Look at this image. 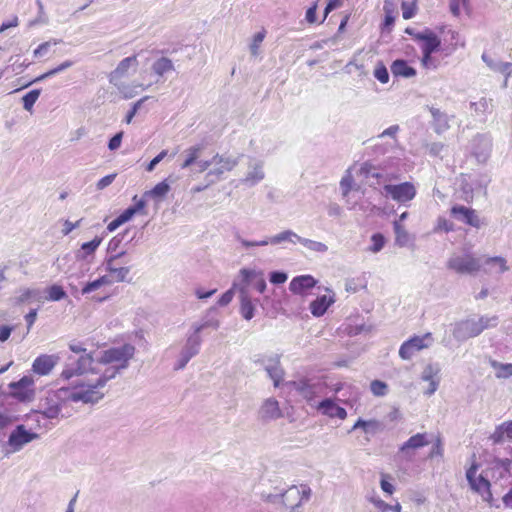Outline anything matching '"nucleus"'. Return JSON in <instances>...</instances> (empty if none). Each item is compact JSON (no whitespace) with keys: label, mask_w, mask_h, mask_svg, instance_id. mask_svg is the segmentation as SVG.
Here are the masks:
<instances>
[{"label":"nucleus","mask_w":512,"mask_h":512,"mask_svg":"<svg viewBox=\"0 0 512 512\" xmlns=\"http://www.w3.org/2000/svg\"><path fill=\"white\" fill-rule=\"evenodd\" d=\"M101 242V238L95 237L91 241L83 243L81 248L75 254L76 259L85 260L88 256L93 255Z\"/></svg>","instance_id":"37"},{"label":"nucleus","mask_w":512,"mask_h":512,"mask_svg":"<svg viewBox=\"0 0 512 512\" xmlns=\"http://www.w3.org/2000/svg\"><path fill=\"white\" fill-rule=\"evenodd\" d=\"M257 362H260L264 366V369L269 378L273 381L274 386L279 387L284 376V371L280 365L279 357L273 356L263 358L262 360H257Z\"/></svg>","instance_id":"19"},{"label":"nucleus","mask_w":512,"mask_h":512,"mask_svg":"<svg viewBox=\"0 0 512 512\" xmlns=\"http://www.w3.org/2000/svg\"><path fill=\"white\" fill-rule=\"evenodd\" d=\"M317 281L311 275H301L293 278L289 284V289L294 294H304L307 290L313 288Z\"/></svg>","instance_id":"28"},{"label":"nucleus","mask_w":512,"mask_h":512,"mask_svg":"<svg viewBox=\"0 0 512 512\" xmlns=\"http://www.w3.org/2000/svg\"><path fill=\"white\" fill-rule=\"evenodd\" d=\"M121 370L122 369H120L118 367L110 366L105 369V371L102 373V375L96 381H94V382L93 381H89V382L76 381V383L78 384V386H83L84 391L89 389V390L95 391L98 395H100V397L95 400V403H97L104 397V393H102L100 391V389L103 388L109 380L115 378V376Z\"/></svg>","instance_id":"16"},{"label":"nucleus","mask_w":512,"mask_h":512,"mask_svg":"<svg viewBox=\"0 0 512 512\" xmlns=\"http://www.w3.org/2000/svg\"><path fill=\"white\" fill-rule=\"evenodd\" d=\"M211 327L213 329H217L219 327V321L217 319H208L202 323L193 324V333L199 335L201 331L204 329Z\"/></svg>","instance_id":"55"},{"label":"nucleus","mask_w":512,"mask_h":512,"mask_svg":"<svg viewBox=\"0 0 512 512\" xmlns=\"http://www.w3.org/2000/svg\"><path fill=\"white\" fill-rule=\"evenodd\" d=\"M258 416L262 421L268 422L282 417V411L279 402L275 398H267L262 403L258 411Z\"/></svg>","instance_id":"23"},{"label":"nucleus","mask_w":512,"mask_h":512,"mask_svg":"<svg viewBox=\"0 0 512 512\" xmlns=\"http://www.w3.org/2000/svg\"><path fill=\"white\" fill-rule=\"evenodd\" d=\"M202 339L200 335L194 334L193 332L188 335L185 344L183 345L178 360L174 366L175 370H182L186 367L188 362L195 357L201 347Z\"/></svg>","instance_id":"11"},{"label":"nucleus","mask_w":512,"mask_h":512,"mask_svg":"<svg viewBox=\"0 0 512 512\" xmlns=\"http://www.w3.org/2000/svg\"><path fill=\"white\" fill-rule=\"evenodd\" d=\"M371 242H372V245L368 248V251H370L372 253H378L383 249V247L386 243V239L383 234L374 233L371 236Z\"/></svg>","instance_id":"53"},{"label":"nucleus","mask_w":512,"mask_h":512,"mask_svg":"<svg viewBox=\"0 0 512 512\" xmlns=\"http://www.w3.org/2000/svg\"><path fill=\"white\" fill-rule=\"evenodd\" d=\"M381 194L386 198H391L400 204L406 205L415 198L417 190L413 183L403 182L400 184H385Z\"/></svg>","instance_id":"8"},{"label":"nucleus","mask_w":512,"mask_h":512,"mask_svg":"<svg viewBox=\"0 0 512 512\" xmlns=\"http://www.w3.org/2000/svg\"><path fill=\"white\" fill-rule=\"evenodd\" d=\"M287 385L301 396L309 406L317 409L318 399L326 394L327 385L324 381L311 378H300L290 381Z\"/></svg>","instance_id":"3"},{"label":"nucleus","mask_w":512,"mask_h":512,"mask_svg":"<svg viewBox=\"0 0 512 512\" xmlns=\"http://www.w3.org/2000/svg\"><path fill=\"white\" fill-rule=\"evenodd\" d=\"M60 357L56 354L47 355L43 354L38 356L33 364L32 370L34 373L38 375H48L54 367L58 364Z\"/></svg>","instance_id":"21"},{"label":"nucleus","mask_w":512,"mask_h":512,"mask_svg":"<svg viewBox=\"0 0 512 512\" xmlns=\"http://www.w3.org/2000/svg\"><path fill=\"white\" fill-rule=\"evenodd\" d=\"M401 9L403 18L408 20L414 17L416 12V5L415 3L403 1L401 4Z\"/></svg>","instance_id":"60"},{"label":"nucleus","mask_w":512,"mask_h":512,"mask_svg":"<svg viewBox=\"0 0 512 512\" xmlns=\"http://www.w3.org/2000/svg\"><path fill=\"white\" fill-rule=\"evenodd\" d=\"M170 191V185L166 182V180L155 185L151 190L146 191L143 197H151L155 199L164 198L167 193Z\"/></svg>","instance_id":"42"},{"label":"nucleus","mask_w":512,"mask_h":512,"mask_svg":"<svg viewBox=\"0 0 512 512\" xmlns=\"http://www.w3.org/2000/svg\"><path fill=\"white\" fill-rule=\"evenodd\" d=\"M451 215L458 221L477 229L486 225V222L478 216L474 209L462 205L453 206L451 208Z\"/></svg>","instance_id":"17"},{"label":"nucleus","mask_w":512,"mask_h":512,"mask_svg":"<svg viewBox=\"0 0 512 512\" xmlns=\"http://www.w3.org/2000/svg\"><path fill=\"white\" fill-rule=\"evenodd\" d=\"M137 66L138 60L135 55L124 58L119 62L117 67L109 74V82L117 86L118 81L127 75L128 70L131 67H134L136 69Z\"/></svg>","instance_id":"24"},{"label":"nucleus","mask_w":512,"mask_h":512,"mask_svg":"<svg viewBox=\"0 0 512 512\" xmlns=\"http://www.w3.org/2000/svg\"><path fill=\"white\" fill-rule=\"evenodd\" d=\"M125 251H121L118 254L110 256L106 261V270L115 276V281L124 282L127 280V276L130 273V267H117L116 261L125 255Z\"/></svg>","instance_id":"27"},{"label":"nucleus","mask_w":512,"mask_h":512,"mask_svg":"<svg viewBox=\"0 0 512 512\" xmlns=\"http://www.w3.org/2000/svg\"><path fill=\"white\" fill-rule=\"evenodd\" d=\"M39 435L27 430L24 425H17L8 438V446L12 452L20 451L26 444L38 439Z\"/></svg>","instance_id":"14"},{"label":"nucleus","mask_w":512,"mask_h":512,"mask_svg":"<svg viewBox=\"0 0 512 512\" xmlns=\"http://www.w3.org/2000/svg\"><path fill=\"white\" fill-rule=\"evenodd\" d=\"M288 276L285 272L282 271H273L269 274V280L271 283L279 285L283 284L287 281Z\"/></svg>","instance_id":"62"},{"label":"nucleus","mask_w":512,"mask_h":512,"mask_svg":"<svg viewBox=\"0 0 512 512\" xmlns=\"http://www.w3.org/2000/svg\"><path fill=\"white\" fill-rule=\"evenodd\" d=\"M400 127L399 125H392L385 129L381 134L377 136V138H383V137H391L393 139V143H387L385 145H376L375 149L376 152L380 154H385L389 148H392L397 143V133L399 132Z\"/></svg>","instance_id":"33"},{"label":"nucleus","mask_w":512,"mask_h":512,"mask_svg":"<svg viewBox=\"0 0 512 512\" xmlns=\"http://www.w3.org/2000/svg\"><path fill=\"white\" fill-rule=\"evenodd\" d=\"M333 302L334 300L332 298H328L326 295L319 296L311 302L310 311L314 316L320 317L325 314Z\"/></svg>","instance_id":"34"},{"label":"nucleus","mask_w":512,"mask_h":512,"mask_svg":"<svg viewBox=\"0 0 512 512\" xmlns=\"http://www.w3.org/2000/svg\"><path fill=\"white\" fill-rule=\"evenodd\" d=\"M48 296L47 299L50 301H60L67 297V294L63 287L60 285L54 284L48 288Z\"/></svg>","instance_id":"52"},{"label":"nucleus","mask_w":512,"mask_h":512,"mask_svg":"<svg viewBox=\"0 0 512 512\" xmlns=\"http://www.w3.org/2000/svg\"><path fill=\"white\" fill-rule=\"evenodd\" d=\"M239 163V158L227 154L214 155V167L210 169L206 178H212L211 183L221 180L226 172L232 171Z\"/></svg>","instance_id":"10"},{"label":"nucleus","mask_w":512,"mask_h":512,"mask_svg":"<svg viewBox=\"0 0 512 512\" xmlns=\"http://www.w3.org/2000/svg\"><path fill=\"white\" fill-rule=\"evenodd\" d=\"M511 460L508 458H496L492 461L489 468L492 478L503 479L510 474Z\"/></svg>","instance_id":"31"},{"label":"nucleus","mask_w":512,"mask_h":512,"mask_svg":"<svg viewBox=\"0 0 512 512\" xmlns=\"http://www.w3.org/2000/svg\"><path fill=\"white\" fill-rule=\"evenodd\" d=\"M421 64L426 69H436L438 62L432 57V54H423Z\"/></svg>","instance_id":"64"},{"label":"nucleus","mask_w":512,"mask_h":512,"mask_svg":"<svg viewBox=\"0 0 512 512\" xmlns=\"http://www.w3.org/2000/svg\"><path fill=\"white\" fill-rule=\"evenodd\" d=\"M391 72L395 77L410 78L416 75V70L403 59H397L392 62Z\"/></svg>","instance_id":"32"},{"label":"nucleus","mask_w":512,"mask_h":512,"mask_svg":"<svg viewBox=\"0 0 512 512\" xmlns=\"http://www.w3.org/2000/svg\"><path fill=\"white\" fill-rule=\"evenodd\" d=\"M481 58L491 70L504 74L506 76V79L510 77L511 71L509 70V68L510 66H512L511 63L496 61L486 53H483Z\"/></svg>","instance_id":"35"},{"label":"nucleus","mask_w":512,"mask_h":512,"mask_svg":"<svg viewBox=\"0 0 512 512\" xmlns=\"http://www.w3.org/2000/svg\"><path fill=\"white\" fill-rule=\"evenodd\" d=\"M394 233H395V244L400 247H405L408 245L410 241V235L399 221H394L393 223Z\"/></svg>","instance_id":"41"},{"label":"nucleus","mask_w":512,"mask_h":512,"mask_svg":"<svg viewBox=\"0 0 512 512\" xmlns=\"http://www.w3.org/2000/svg\"><path fill=\"white\" fill-rule=\"evenodd\" d=\"M265 35H266L265 30H262L254 35L253 41L250 45V51L253 56L258 55L259 46L263 42Z\"/></svg>","instance_id":"58"},{"label":"nucleus","mask_w":512,"mask_h":512,"mask_svg":"<svg viewBox=\"0 0 512 512\" xmlns=\"http://www.w3.org/2000/svg\"><path fill=\"white\" fill-rule=\"evenodd\" d=\"M265 178L264 161L250 157L247 172L240 182L247 187H254Z\"/></svg>","instance_id":"15"},{"label":"nucleus","mask_w":512,"mask_h":512,"mask_svg":"<svg viewBox=\"0 0 512 512\" xmlns=\"http://www.w3.org/2000/svg\"><path fill=\"white\" fill-rule=\"evenodd\" d=\"M302 237L292 230H284L270 237L271 245H278L282 242H290L292 244L301 243Z\"/></svg>","instance_id":"36"},{"label":"nucleus","mask_w":512,"mask_h":512,"mask_svg":"<svg viewBox=\"0 0 512 512\" xmlns=\"http://www.w3.org/2000/svg\"><path fill=\"white\" fill-rule=\"evenodd\" d=\"M490 365L496 371L495 375L497 378L507 379L512 376L511 363H501L496 360H491Z\"/></svg>","instance_id":"43"},{"label":"nucleus","mask_w":512,"mask_h":512,"mask_svg":"<svg viewBox=\"0 0 512 512\" xmlns=\"http://www.w3.org/2000/svg\"><path fill=\"white\" fill-rule=\"evenodd\" d=\"M93 362L92 354H83L78 358L69 356L61 373V377L65 380H69L74 376L83 375L87 372L97 373L98 370L92 367Z\"/></svg>","instance_id":"5"},{"label":"nucleus","mask_w":512,"mask_h":512,"mask_svg":"<svg viewBox=\"0 0 512 512\" xmlns=\"http://www.w3.org/2000/svg\"><path fill=\"white\" fill-rule=\"evenodd\" d=\"M468 6V0H449L450 12L458 17L461 14L462 9H466Z\"/></svg>","instance_id":"56"},{"label":"nucleus","mask_w":512,"mask_h":512,"mask_svg":"<svg viewBox=\"0 0 512 512\" xmlns=\"http://www.w3.org/2000/svg\"><path fill=\"white\" fill-rule=\"evenodd\" d=\"M244 288L248 293L250 288H254L259 293H264L267 284L262 271L242 268L238 277L234 280V288L240 290Z\"/></svg>","instance_id":"7"},{"label":"nucleus","mask_w":512,"mask_h":512,"mask_svg":"<svg viewBox=\"0 0 512 512\" xmlns=\"http://www.w3.org/2000/svg\"><path fill=\"white\" fill-rule=\"evenodd\" d=\"M237 290V288H234V283L232 284V287L227 290L225 293L222 294V296L218 300L219 306H226L228 305L234 296V291Z\"/></svg>","instance_id":"63"},{"label":"nucleus","mask_w":512,"mask_h":512,"mask_svg":"<svg viewBox=\"0 0 512 512\" xmlns=\"http://www.w3.org/2000/svg\"><path fill=\"white\" fill-rule=\"evenodd\" d=\"M74 65V62L71 61V60H66L64 62H62L60 65H58L57 67L47 71L46 73L40 75L39 77H37L33 82H40V81H43L49 77H52L60 72H63L64 70L70 68L71 66Z\"/></svg>","instance_id":"44"},{"label":"nucleus","mask_w":512,"mask_h":512,"mask_svg":"<svg viewBox=\"0 0 512 512\" xmlns=\"http://www.w3.org/2000/svg\"><path fill=\"white\" fill-rule=\"evenodd\" d=\"M414 37L416 40L422 42V54H433L441 45L440 38L429 29L416 33Z\"/></svg>","instance_id":"20"},{"label":"nucleus","mask_w":512,"mask_h":512,"mask_svg":"<svg viewBox=\"0 0 512 512\" xmlns=\"http://www.w3.org/2000/svg\"><path fill=\"white\" fill-rule=\"evenodd\" d=\"M317 410L330 418H339L344 420L347 417V411L338 406L333 399L325 398L317 404Z\"/></svg>","instance_id":"25"},{"label":"nucleus","mask_w":512,"mask_h":512,"mask_svg":"<svg viewBox=\"0 0 512 512\" xmlns=\"http://www.w3.org/2000/svg\"><path fill=\"white\" fill-rule=\"evenodd\" d=\"M440 373V368L438 364H428L422 371L421 379L423 381H431L435 379H439L438 375Z\"/></svg>","instance_id":"50"},{"label":"nucleus","mask_w":512,"mask_h":512,"mask_svg":"<svg viewBox=\"0 0 512 512\" xmlns=\"http://www.w3.org/2000/svg\"><path fill=\"white\" fill-rule=\"evenodd\" d=\"M448 269L458 274H476L481 269V260L470 253L453 254L447 261Z\"/></svg>","instance_id":"6"},{"label":"nucleus","mask_w":512,"mask_h":512,"mask_svg":"<svg viewBox=\"0 0 512 512\" xmlns=\"http://www.w3.org/2000/svg\"><path fill=\"white\" fill-rule=\"evenodd\" d=\"M483 264L489 267L485 272L491 273L493 272V268H495L497 273H504L509 270L506 259L501 256L488 257L484 260Z\"/></svg>","instance_id":"39"},{"label":"nucleus","mask_w":512,"mask_h":512,"mask_svg":"<svg viewBox=\"0 0 512 512\" xmlns=\"http://www.w3.org/2000/svg\"><path fill=\"white\" fill-rule=\"evenodd\" d=\"M359 174L361 176H363L364 178H366V179H368V178H376V179L382 178V174L377 172V169L369 161H366V162L361 164L360 169H359Z\"/></svg>","instance_id":"46"},{"label":"nucleus","mask_w":512,"mask_h":512,"mask_svg":"<svg viewBox=\"0 0 512 512\" xmlns=\"http://www.w3.org/2000/svg\"><path fill=\"white\" fill-rule=\"evenodd\" d=\"M384 424L376 419L366 420L364 433L368 435H376L384 431Z\"/></svg>","instance_id":"48"},{"label":"nucleus","mask_w":512,"mask_h":512,"mask_svg":"<svg viewBox=\"0 0 512 512\" xmlns=\"http://www.w3.org/2000/svg\"><path fill=\"white\" fill-rule=\"evenodd\" d=\"M152 70L158 76H163L165 73L174 70V64L171 59L161 57L153 63Z\"/></svg>","instance_id":"40"},{"label":"nucleus","mask_w":512,"mask_h":512,"mask_svg":"<svg viewBox=\"0 0 512 512\" xmlns=\"http://www.w3.org/2000/svg\"><path fill=\"white\" fill-rule=\"evenodd\" d=\"M134 354L135 347L131 344H124L103 351L98 359V363L104 365L115 363V367L124 370L128 367L129 361L133 358Z\"/></svg>","instance_id":"4"},{"label":"nucleus","mask_w":512,"mask_h":512,"mask_svg":"<svg viewBox=\"0 0 512 512\" xmlns=\"http://www.w3.org/2000/svg\"><path fill=\"white\" fill-rule=\"evenodd\" d=\"M93 390H83V386H78L75 382L72 386L61 387L56 391L48 393V395L40 401L39 411L47 419L57 418L62 408L68 402H82L84 404H95V400L99 398Z\"/></svg>","instance_id":"1"},{"label":"nucleus","mask_w":512,"mask_h":512,"mask_svg":"<svg viewBox=\"0 0 512 512\" xmlns=\"http://www.w3.org/2000/svg\"><path fill=\"white\" fill-rule=\"evenodd\" d=\"M429 443L430 440L428 439L427 433H417L401 445L400 452L408 456L410 450L422 448L427 446Z\"/></svg>","instance_id":"29"},{"label":"nucleus","mask_w":512,"mask_h":512,"mask_svg":"<svg viewBox=\"0 0 512 512\" xmlns=\"http://www.w3.org/2000/svg\"><path fill=\"white\" fill-rule=\"evenodd\" d=\"M41 93L40 89H34L29 91L27 94H25L22 98L23 101V107L27 111H31L35 102L39 98Z\"/></svg>","instance_id":"51"},{"label":"nucleus","mask_w":512,"mask_h":512,"mask_svg":"<svg viewBox=\"0 0 512 512\" xmlns=\"http://www.w3.org/2000/svg\"><path fill=\"white\" fill-rule=\"evenodd\" d=\"M429 111L432 116L431 126L436 134L441 135L449 130L451 117L447 113L435 107H429Z\"/></svg>","instance_id":"26"},{"label":"nucleus","mask_w":512,"mask_h":512,"mask_svg":"<svg viewBox=\"0 0 512 512\" xmlns=\"http://www.w3.org/2000/svg\"><path fill=\"white\" fill-rule=\"evenodd\" d=\"M374 77L381 83L385 84L389 81V73L387 68L379 62L374 70Z\"/></svg>","instance_id":"57"},{"label":"nucleus","mask_w":512,"mask_h":512,"mask_svg":"<svg viewBox=\"0 0 512 512\" xmlns=\"http://www.w3.org/2000/svg\"><path fill=\"white\" fill-rule=\"evenodd\" d=\"M236 239L245 248L256 247V246H266V245L270 244V237L265 238V239L260 240V241H249V240H246V239H244V238H242L240 236H237Z\"/></svg>","instance_id":"61"},{"label":"nucleus","mask_w":512,"mask_h":512,"mask_svg":"<svg viewBox=\"0 0 512 512\" xmlns=\"http://www.w3.org/2000/svg\"><path fill=\"white\" fill-rule=\"evenodd\" d=\"M311 494V490L307 486L301 488L297 486H291L284 493L281 494V503L292 511L302 504L303 500H308Z\"/></svg>","instance_id":"13"},{"label":"nucleus","mask_w":512,"mask_h":512,"mask_svg":"<svg viewBox=\"0 0 512 512\" xmlns=\"http://www.w3.org/2000/svg\"><path fill=\"white\" fill-rule=\"evenodd\" d=\"M370 389L375 396H385L388 392V386L385 382L380 380H373L370 384Z\"/></svg>","instance_id":"54"},{"label":"nucleus","mask_w":512,"mask_h":512,"mask_svg":"<svg viewBox=\"0 0 512 512\" xmlns=\"http://www.w3.org/2000/svg\"><path fill=\"white\" fill-rule=\"evenodd\" d=\"M478 470V465L473 463L471 467L466 471V478L469 483L471 490L478 493L483 501L492 504L493 496L490 490V482L487 477L480 474L476 477V472Z\"/></svg>","instance_id":"9"},{"label":"nucleus","mask_w":512,"mask_h":512,"mask_svg":"<svg viewBox=\"0 0 512 512\" xmlns=\"http://www.w3.org/2000/svg\"><path fill=\"white\" fill-rule=\"evenodd\" d=\"M33 380L24 376L17 382L10 383L11 394L20 401H26L31 397Z\"/></svg>","instance_id":"22"},{"label":"nucleus","mask_w":512,"mask_h":512,"mask_svg":"<svg viewBox=\"0 0 512 512\" xmlns=\"http://www.w3.org/2000/svg\"><path fill=\"white\" fill-rule=\"evenodd\" d=\"M39 296V291L36 289L26 288L20 290V294L16 297V304H23L30 302L32 299H36Z\"/></svg>","instance_id":"49"},{"label":"nucleus","mask_w":512,"mask_h":512,"mask_svg":"<svg viewBox=\"0 0 512 512\" xmlns=\"http://www.w3.org/2000/svg\"><path fill=\"white\" fill-rule=\"evenodd\" d=\"M472 153L478 162L484 163L490 156L492 139L489 135L478 134L472 140Z\"/></svg>","instance_id":"18"},{"label":"nucleus","mask_w":512,"mask_h":512,"mask_svg":"<svg viewBox=\"0 0 512 512\" xmlns=\"http://www.w3.org/2000/svg\"><path fill=\"white\" fill-rule=\"evenodd\" d=\"M498 324L497 315H476L456 322L452 334L457 341L464 342L479 336L487 329L496 328Z\"/></svg>","instance_id":"2"},{"label":"nucleus","mask_w":512,"mask_h":512,"mask_svg":"<svg viewBox=\"0 0 512 512\" xmlns=\"http://www.w3.org/2000/svg\"><path fill=\"white\" fill-rule=\"evenodd\" d=\"M491 100L487 98H481L478 102H471L470 108L477 113H485L488 111Z\"/></svg>","instance_id":"59"},{"label":"nucleus","mask_w":512,"mask_h":512,"mask_svg":"<svg viewBox=\"0 0 512 512\" xmlns=\"http://www.w3.org/2000/svg\"><path fill=\"white\" fill-rule=\"evenodd\" d=\"M354 179L350 170H347L340 181V190L343 198H346L352 190Z\"/></svg>","instance_id":"47"},{"label":"nucleus","mask_w":512,"mask_h":512,"mask_svg":"<svg viewBox=\"0 0 512 512\" xmlns=\"http://www.w3.org/2000/svg\"><path fill=\"white\" fill-rule=\"evenodd\" d=\"M300 244L313 252L326 253L328 251V246L326 244L308 238L302 237Z\"/></svg>","instance_id":"45"},{"label":"nucleus","mask_w":512,"mask_h":512,"mask_svg":"<svg viewBox=\"0 0 512 512\" xmlns=\"http://www.w3.org/2000/svg\"><path fill=\"white\" fill-rule=\"evenodd\" d=\"M237 291L240 298V313L245 320H251L255 312V305L251 296L243 287Z\"/></svg>","instance_id":"30"},{"label":"nucleus","mask_w":512,"mask_h":512,"mask_svg":"<svg viewBox=\"0 0 512 512\" xmlns=\"http://www.w3.org/2000/svg\"><path fill=\"white\" fill-rule=\"evenodd\" d=\"M204 148V144H196L187 148L184 152L186 158L184 162L181 164V168L186 169L190 167L192 164L196 163Z\"/></svg>","instance_id":"38"},{"label":"nucleus","mask_w":512,"mask_h":512,"mask_svg":"<svg viewBox=\"0 0 512 512\" xmlns=\"http://www.w3.org/2000/svg\"><path fill=\"white\" fill-rule=\"evenodd\" d=\"M432 342L433 337L431 333H426L423 336H414L402 343L399 349V356L403 360H410L416 352L428 348Z\"/></svg>","instance_id":"12"}]
</instances>
